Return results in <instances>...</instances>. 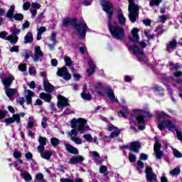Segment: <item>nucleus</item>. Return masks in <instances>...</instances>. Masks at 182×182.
<instances>
[{
	"label": "nucleus",
	"mask_w": 182,
	"mask_h": 182,
	"mask_svg": "<svg viewBox=\"0 0 182 182\" xmlns=\"http://www.w3.org/2000/svg\"><path fill=\"white\" fill-rule=\"evenodd\" d=\"M128 1L129 3L128 6V18L132 23H134V22L139 19V10L140 9V7L134 3V0Z\"/></svg>",
	"instance_id": "obj_3"
},
{
	"label": "nucleus",
	"mask_w": 182,
	"mask_h": 182,
	"mask_svg": "<svg viewBox=\"0 0 182 182\" xmlns=\"http://www.w3.org/2000/svg\"><path fill=\"white\" fill-rule=\"evenodd\" d=\"M129 108H127V107H124L122 108V110L119 112L118 116L119 117L126 118V117H127V114H129Z\"/></svg>",
	"instance_id": "obj_31"
},
{
	"label": "nucleus",
	"mask_w": 182,
	"mask_h": 182,
	"mask_svg": "<svg viewBox=\"0 0 182 182\" xmlns=\"http://www.w3.org/2000/svg\"><path fill=\"white\" fill-rule=\"evenodd\" d=\"M45 180L43 179V174L42 173H38L36 176V180L34 182H43Z\"/></svg>",
	"instance_id": "obj_43"
},
{
	"label": "nucleus",
	"mask_w": 182,
	"mask_h": 182,
	"mask_svg": "<svg viewBox=\"0 0 182 182\" xmlns=\"http://www.w3.org/2000/svg\"><path fill=\"white\" fill-rule=\"evenodd\" d=\"M45 32H46V27H40V28H38L36 39L38 41H41L42 39V33H43Z\"/></svg>",
	"instance_id": "obj_34"
},
{
	"label": "nucleus",
	"mask_w": 182,
	"mask_h": 182,
	"mask_svg": "<svg viewBox=\"0 0 182 182\" xmlns=\"http://www.w3.org/2000/svg\"><path fill=\"white\" fill-rule=\"evenodd\" d=\"M36 126V122L35 121V118L33 117H30L28 118V121L27 122V130H32Z\"/></svg>",
	"instance_id": "obj_25"
},
{
	"label": "nucleus",
	"mask_w": 182,
	"mask_h": 182,
	"mask_svg": "<svg viewBox=\"0 0 182 182\" xmlns=\"http://www.w3.org/2000/svg\"><path fill=\"white\" fill-rule=\"evenodd\" d=\"M81 97L84 99V100H90L92 95H90V94L81 93Z\"/></svg>",
	"instance_id": "obj_48"
},
{
	"label": "nucleus",
	"mask_w": 182,
	"mask_h": 182,
	"mask_svg": "<svg viewBox=\"0 0 182 182\" xmlns=\"http://www.w3.org/2000/svg\"><path fill=\"white\" fill-rule=\"evenodd\" d=\"M58 103L57 107L58 109H63V107H66V106H69V103H68V99L63 96L58 95Z\"/></svg>",
	"instance_id": "obj_17"
},
{
	"label": "nucleus",
	"mask_w": 182,
	"mask_h": 182,
	"mask_svg": "<svg viewBox=\"0 0 182 182\" xmlns=\"http://www.w3.org/2000/svg\"><path fill=\"white\" fill-rule=\"evenodd\" d=\"M64 146H65L67 151H68V153H70L71 154H79V151L77 150V149H76L73 146L70 145V144L64 142Z\"/></svg>",
	"instance_id": "obj_21"
},
{
	"label": "nucleus",
	"mask_w": 182,
	"mask_h": 182,
	"mask_svg": "<svg viewBox=\"0 0 182 182\" xmlns=\"http://www.w3.org/2000/svg\"><path fill=\"white\" fill-rule=\"evenodd\" d=\"M64 60L65 62L66 66H72V60L70 59V57L65 55Z\"/></svg>",
	"instance_id": "obj_45"
},
{
	"label": "nucleus",
	"mask_w": 182,
	"mask_h": 182,
	"mask_svg": "<svg viewBox=\"0 0 182 182\" xmlns=\"http://www.w3.org/2000/svg\"><path fill=\"white\" fill-rule=\"evenodd\" d=\"M6 111L0 109V119H4L6 116Z\"/></svg>",
	"instance_id": "obj_64"
},
{
	"label": "nucleus",
	"mask_w": 182,
	"mask_h": 182,
	"mask_svg": "<svg viewBox=\"0 0 182 182\" xmlns=\"http://www.w3.org/2000/svg\"><path fill=\"white\" fill-rule=\"evenodd\" d=\"M52 154H53V151H46L43 153H41V156L42 159H45L46 160H49L50 157H52Z\"/></svg>",
	"instance_id": "obj_35"
},
{
	"label": "nucleus",
	"mask_w": 182,
	"mask_h": 182,
	"mask_svg": "<svg viewBox=\"0 0 182 182\" xmlns=\"http://www.w3.org/2000/svg\"><path fill=\"white\" fill-rule=\"evenodd\" d=\"M89 65V68L87 70V73L90 75L92 73H95V69H96V65H95V63H93V61H90L88 63Z\"/></svg>",
	"instance_id": "obj_32"
},
{
	"label": "nucleus",
	"mask_w": 182,
	"mask_h": 182,
	"mask_svg": "<svg viewBox=\"0 0 182 182\" xmlns=\"http://www.w3.org/2000/svg\"><path fill=\"white\" fill-rule=\"evenodd\" d=\"M145 174L147 182H157V176L154 173L151 167H146L145 170Z\"/></svg>",
	"instance_id": "obj_9"
},
{
	"label": "nucleus",
	"mask_w": 182,
	"mask_h": 182,
	"mask_svg": "<svg viewBox=\"0 0 182 182\" xmlns=\"http://www.w3.org/2000/svg\"><path fill=\"white\" fill-rule=\"evenodd\" d=\"M161 2H163V0H150L149 6H159Z\"/></svg>",
	"instance_id": "obj_41"
},
{
	"label": "nucleus",
	"mask_w": 182,
	"mask_h": 182,
	"mask_svg": "<svg viewBox=\"0 0 182 182\" xmlns=\"http://www.w3.org/2000/svg\"><path fill=\"white\" fill-rule=\"evenodd\" d=\"M116 15L119 25H126V17H124V15H123V11L122 9H119L116 12Z\"/></svg>",
	"instance_id": "obj_19"
},
{
	"label": "nucleus",
	"mask_w": 182,
	"mask_h": 182,
	"mask_svg": "<svg viewBox=\"0 0 182 182\" xmlns=\"http://www.w3.org/2000/svg\"><path fill=\"white\" fill-rule=\"evenodd\" d=\"M43 58V53L41 50L40 46L34 47V55L33 56V62H39V60Z\"/></svg>",
	"instance_id": "obj_16"
},
{
	"label": "nucleus",
	"mask_w": 182,
	"mask_h": 182,
	"mask_svg": "<svg viewBox=\"0 0 182 182\" xmlns=\"http://www.w3.org/2000/svg\"><path fill=\"white\" fill-rule=\"evenodd\" d=\"M83 137L89 143H92L93 141V137L92 136L91 134H84Z\"/></svg>",
	"instance_id": "obj_49"
},
{
	"label": "nucleus",
	"mask_w": 182,
	"mask_h": 182,
	"mask_svg": "<svg viewBox=\"0 0 182 182\" xmlns=\"http://www.w3.org/2000/svg\"><path fill=\"white\" fill-rule=\"evenodd\" d=\"M144 33L148 41H150V39H154V34H151L149 30H144Z\"/></svg>",
	"instance_id": "obj_42"
},
{
	"label": "nucleus",
	"mask_w": 182,
	"mask_h": 182,
	"mask_svg": "<svg viewBox=\"0 0 182 182\" xmlns=\"http://www.w3.org/2000/svg\"><path fill=\"white\" fill-rule=\"evenodd\" d=\"M50 143L53 147H56L60 143V141L58 138L53 137L50 139Z\"/></svg>",
	"instance_id": "obj_44"
},
{
	"label": "nucleus",
	"mask_w": 182,
	"mask_h": 182,
	"mask_svg": "<svg viewBox=\"0 0 182 182\" xmlns=\"http://www.w3.org/2000/svg\"><path fill=\"white\" fill-rule=\"evenodd\" d=\"M120 133H122V129H119L117 127H114V137H116L115 141H118L119 143H123V140L120 138H118Z\"/></svg>",
	"instance_id": "obj_33"
},
{
	"label": "nucleus",
	"mask_w": 182,
	"mask_h": 182,
	"mask_svg": "<svg viewBox=\"0 0 182 182\" xmlns=\"http://www.w3.org/2000/svg\"><path fill=\"white\" fill-rule=\"evenodd\" d=\"M13 156L15 159H21V157H22V154L19 151H18V150H15Z\"/></svg>",
	"instance_id": "obj_56"
},
{
	"label": "nucleus",
	"mask_w": 182,
	"mask_h": 182,
	"mask_svg": "<svg viewBox=\"0 0 182 182\" xmlns=\"http://www.w3.org/2000/svg\"><path fill=\"white\" fill-rule=\"evenodd\" d=\"M39 97L47 103H50V100H52V95L45 92L40 93Z\"/></svg>",
	"instance_id": "obj_26"
},
{
	"label": "nucleus",
	"mask_w": 182,
	"mask_h": 182,
	"mask_svg": "<svg viewBox=\"0 0 182 182\" xmlns=\"http://www.w3.org/2000/svg\"><path fill=\"white\" fill-rule=\"evenodd\" d=\"M129 160L130 163H134V161H136V160H137V157H136V155H134L133 154H129Z\"/></svg>",
	"instance_id": "obj_52"
},
{
	"label": "nucleus",
	"mask_w": 182,
	"mask_h": 182,
	"mask_svg": "<svg viewBox=\"0 0 182 182\" xmlns=\"http://www.w3.org/2000/svg\"><path fill=\"white\" fill-rule=\"evenodd\" d=\"M152 90L154 92H161V90H163V89L158 85H155V86L152 87Z\"/></svg>",
	"instance_id": "obj_63"
},
{
	"label": "nucleus",
	"mask_w": 182,
	"mask_h": 182,
	"mask_svg": "<svg viewBox=\"0 0 182 182\" xmlns=\"http://www.w3.org/2000/svg\"><path fill=\"white\" fill-rule=\"evenodd\" d=\"M140 147H141V145L139 141H134L129 144V150L134 151V153H139V149Z\"/></svg>",
	"instance_id": "obj_22"
},
{
	"label": "nucleus",
	"mask_w": 182,
	"mask_h": 182,
	"mask_svg": "<svg viewBox=\"0 0 182 182\" xmlns=\"http://www.w3.org/2000/svg\"><path fill=\"white\" fill-rule=\"evenodd\" d=\"M73 22V20L70 18H65L63 21V24L64 26H68L70 23H72Z\"/></svg>",
	"instance_id": "obj_54"
},
{
	"label": "nucleus",
	"mask_w": 182,
	"mask_h": 182,
	"mask_svg": "<svg viewBox=\"0 0 182 182\" xmlns=\"http://www.w3.org/2000/svg\"><path fill=\"white\" fill-rule=\"evenodd\" d=\"M173 155L177 158V159H181L182 154L178 151L177 149H173Z\"/></svg>",
	"instance_id": "obj_57"
},
{
	"label": "nucleus",
	"mask_w": 182,
	"mask_h": 182,
	"mask_svg": "<svg viewBox=\"0 0 182 182\" xmlns=\"http://www.w3.org/2000/svg\"><path fill=\"white\" fill-rule=\"evenodd\" d=\"M134 112L135 113V114H139V116L136 117V120L139 124L144 123L146 122V120L144 119V116L146 114L148 117H151V114L149 111L146 112L143 109H134Z\"/></svg>",
	"instance_id": "obj_7"
},
{
	"label": "nucleus",
	"mask_w": 182,
	"mask_h": 182,
	"mask_svg": "<svg viewBox=\"0 0 182 182\" xmlns=\"http://www.w3.org/2000/svg\"><path fill=\"white\" fill-rule=\"evenodd\" d=\"M58 76H60V77L64 78L65 80H69L70 77H72V75L68 71V68L63 67L57 71Z\"/></svg>",
	"instance_id": "obj_12"
},
{
	"label": "nucleus",
	"mask_w": 182,
	"mask_h": 182,
	"mask_svg": "<svg viewBox=\"0 0 182 182\" xmlns=\"http://www.w3.org/2000/svg\"><path fill=\"white\" fill-rule=\"evenodd\" d=\"M15 21H22L23 19V15L22 14H17L13 17Z\"/></svg>",
	"instance_id": "obj_53"
},
{
	"label": "nucleus",
	"mask_w": 182,
	"mask_h": 182,
	"mask_svg": "<svg viewBox=\"0 0 182 182\" xmlns=\"http://www.w3.org/2000/svg\"><path fill=\"white\" fill-rule=\"evenodd\" d=\"M33 42V34L31 32H28L24 37V43L26 45L28 43H32Z\"/></svg>",
	"instance_id": "obj_29"
},
{
	"label": "nucleus",
	"mask_w": 182,
	"mask_h": 182,
	"mask_svg": "<svg viewBox=\"0 0 182 182\" xmlns=\"http://www.w3.org/2000/svg\"><path fill=\"white\" fill-rule=\"evenodd\" d=\"M41 8V4H39L38 3H32L31 4V9H39Z\"/></svg>",
	"instance_id": "obj_58"
},
{
	"label": "nucleus",
	"mask_w": 182,
	"mask_h": 182,
	"mask_svg": "<svg viewBox=\"0 0 182 182\" xmlns=\"http://www.w3.org/2000/svg\"><path fill=\"white\" fill-rule=\"evenodd\" d=\"M8 33H6V31H1L0 33V38H1L2 39H5L6 41H9V42H11L13 44L16 43V42H18V36H14V35H11L7 36Z\"/></svg>",
	"instance_id": "obj_13"
},
{
	"label": "nucleus",
	"mask_w": 182,
	"mask_h": 182,
	"mask_svg": "<svg viewBox=\"0 0 182 182\" xmlns=\"http://www.w3.org/2000/svg\"><path fill=\"white\" fill-rule=\"evenodd\" d=\"M5 92L6 96H8L9 97H12V96L18 92V90L7 87L5 88Z\"/></svg>",
	"instance_id": "obj_30"
},
{
	"label": "nucleus",
	"mask_w": 182,
	"mask_h": 182,
	"mask_svg": "<svg viewBox=\"0 0 182 182\" xmlns=\"http://www.w3.org/2000/svg\"><path fill=\"white\" fill-rule=\"evenodd\" d=\"M31 8V3L29 1L25 2L23 5V9L24 11H28Z\"/></svg>",
	"instance_id": "obj_60"
},
{
	"label": "nucleus",
	"mask_w": 182,
	"mask_h": 182,
	"mask_svg": "<svg viewBox=\"0 0 182 182\" xmlns=\"http://www.w3.org/2000/svg\"><path fill=\"white\" fill-rule=\"evenodd\" d=\"M114 38L118 41L124 39V28L123 27L119 26L114 27Z\"/></svg>",
	"instance_id": "obj_11"
},
{
	"label": "nucleus",
	"mask_w": 182,
	"mask_h": 182,
	"mask_svg": "<svg viewBox=\"0 0 182 182\" xmlns=\"http://www.w3.org/2000/svg\"><path fill=\"white\" fill-rule=\"evenodd\" d=\"M15 80V77L11 74H8L7 76L2 80L4 87L6 88L9 87L12 85V82Z\"/></svg>",
	"instance_id": "obj_18"
},
{
	"label": "nucleus",
	"mask_w": 182,
	"mask_h": 182,
	"mask_svg": "<svg viewBox=\"0 0 182 182\" xmlns=\"http://www.w3.org/2000/svg\"><path fill=\"white\" fill-rule=\"evenodd\" d=\"M106 93L107 95V97L112 102V103L114 102V92H113V90L108 88L106 90Z\"/></svg>",
	"instance_id": "obj_36"
},
{
	"label": "nucleus",
	"mask_w": 182,
	"mask_h": 182,
	"mask_svg": "<svg viewBox=\"0 0 182 182\" xmlns=\"http://www.w3.org/2000/svg\"><path fill=\"white\" fill-rule=\"evenodd\" d=\"M128 49L129 50H130V52H132L134 55H136L138 60H139V62L142 63V65H147L148 66H150V65L149 64V60L147 59V57H146V55H144L142 49H140L139 47H137V46L135 45L130 46L129 47H128Z\"/></svg>",
	"instance_id": "obj_5"
},
{
	"label": "nucleus",
	"mask_w": 182,
	"mask_h": 182,
	"mask_svg": "<svg viewBox=\"0 0 182 182\" xmlns=\"http://www.w3.org/2000/svg\"><path fill=\"white\" fill-rule=\"evenodd\" d=\"M18 70H21V72H26V65L22 64L18 65Z\"/></svg>",
	"instance_id": "obj_61"
},
{
	"label": "nucleus",
	"mask_w": 182,
	"mask_h": 182,
	"mask_svg": "<svg viewBox=\"0 0 182 182\" xmlns=\"http://www.w3.org/2000/svg\"><path fill=\"white\" fill-rule=\"evenodd\" d=\"M100 173L106 176V174H107V167L106 166H100Z\"/></svg>",
	"instance_id": "obj_46"
},
{
	"label": "nucleus",
	"mask_w": 182,
	"mask_h": 182,
	"mask_svg": "<svg viewBox=\"0 0 182 182\" xmlns=\"http://www.w3.org/2000/svg\"><path fill=\"white\" fill-rule=\"evenodd\" d=\"M75 28L81 39H85V38H86V33L90 31L89 27H87V24H86L85 21L81 23L75 24Z\"/></svg>",
	"instance_id": "obj_6"
},
{
	"label": "nucleus",
	"mask_w": 182,
	"mask_h": 182,
	"mask_svg": "<svg viewBox=\"0 0 182 182\" xmlns=\"http://www.w3.org/2000/svg\"><path fill=\"white\" fill-rule=\"evenodd\" d=\"M168 115L163 112H156V119L158 120H161L163 119H167Z\"/></svg>",
	"instance_id": "obj_39"
},
{
	"label": "nucleus",
	"mask_w": 182,
	"mask_h": 182,
	"mask_svg": "<svg viewBox=\"0 0 182 182\" xmlns=\"http://www.w3.org/2000/svg\"><path fill=\"white\" fill-rule=\"evenodd\" d=\"M14 167L17 171H20V175L21 178H23L26 182H31L32 181V175L29 173L26 170L21 169L18 167V164L16 162Z\"/></svg>",
	"instance_id": "obj_8"
},
{
	"label": "nucleus",
	"mask_w": 182,
	"mask_h": 182,
	"mask_svg": "<svg viewBox=\"0 0 182 182\" xmlns=\"http://www.w3.org/2000/svg\"><path fill=\"white\" fill-rule=\"evenodd\" d=\"M25 116V112H20L18 114H14L12 117L6 118L4 119V123L6 124H12V123H19L21 122V117H23Z\"/></svg>",
	"instance_id": "obj_10"
},
{
	"label": "nucleus",
	"mask_w": 182,
	"mask_h": 182,
	"mask_svg": "<svg viewBox=\"0 0 182 182\" xmlns=\"http://www.w3.org/2000/svg\"><path fill=\"white\" fill-rule=\"evenodd\" d=\"M132 36L129 37V39L132 42H136V41H139L140 39V37L139 36V32H140V30L138 28H134L132 30Z\"/></svg>",
	"instance_id": "obj_20"
},
{
	"label": "nucleus",
	"mask_w": 182,
	"mask_h": 182,
	"mask_svg": "<svg viewBox=\"0 0 182 182\" xmlns=\"http://www.w3.org/2000/svg\"><path fill=\"white\" fill-rule=\"evenodd\" d=\"M14 12H15V6L11 5L9 10L7 11V18H14Z\"/></svg>",
	"instance_id": "obj_40"
},
{
	"label": "nucleus",
	"mask_w": 182,
	"mask_h": 182,
	"mask_svg": "<svg viewBox=\"0 0 182 182\" xmlns=\"http://www.w3.org/2000/svg\"><path fill=\"white\" fill-rule=\"evenodd\" d=\"M87 121L83 118L75 119L71 121V131L68 132V136L70 137V140L74 141L75 144H82L83 141L77 135L79 133L83 134L90 130L89 127H86Z\"/></svg>",
	"instance_id": "obj_1"
},
{
	"label": "nucleus",
	"mask_w": 182,
	"mask_h": 182,
	"mask_svg": "<svg viewBox=\"0 0 182 182\" xmlns=\"http://www.w3.org/2000/svg\"><path fill=\"white\" fill-rule=\"evenodd\" d=\"M143 167H144V164L142 161H139L137 162V166H136L137 170H141V168H143Z\"/></svg>",
	"instance_id": "obj_62"
},
{
	"label": "nucleus",
	"mask_w": 182,
	"mask_h": 182,
	"mask_svg": "<svg viewBox=\"0 0 182 182\" xmlns=\"http://www.w3.org/2000/svg\"><path fill=\"white\" fill-rule=\"evenodd\" d=\"M181 172V170L180 169V167L177 166L173 169L169 171V173L171 176H172V177H174L176 176H178V174H180Z\"/></svg>",
	"instance_id": "obj_38"
},
{
	"label": "nucleus",
	"mask_w": 182,
	"mask_h": 182,
	"mask_svg": "<svg viewBox=\"0 0 182 182\" xmlns=\"http://www.w3.org/2000/svg\"><path fill=\"white\" fill-rule=\"evenodd\" d=\"M180 68H181V65L178 63L174 64L173 63V62L169 63V69L173 70V75L176 76V77H178L182 75L181 71H178V69Z\"/></svg>",
	"instance_id": "obj_15"
},
{
	"label": "nucleus",
	"mask_w": 182,
	"mask_h": 182,
	"mask_svg": "<svg viewBox=\"0 0 182 182\" xmlns=\"http://www.w3.org/2000/svg\"><path fill=\"white\" fill-rule=\"evenodd\" d=\"M50 41L53 45H56V34L55 33H52L50 36Z\"/></svg>",
	"instance_id": "obj_55"
},
{
	"label": "nucleus",
	"mask_w": 182,
	"mask_h": 182,
	"mask_svg": "<svg viewBox=\"0 0 182 182\" xmlns=\"http://www.w3.org/2000/svg\"><path fill=\"white\" fill-rule=\"evenodd\" d=\"M28 95L26 96V103L27 105H31V102H32V97L35 96V93L31 91V90H27Z\"/></svg>",
	"instance_id": "obj_37"
},
{
	"label": "nucleus",
	"mask_w": 182,
	"mask_h": 182,
	"mask_svg": "<svg viewBox=\"0 0 182 182\" xmlns=\"http://www.w3.org/2000/svg\"><path fill=\"white\" fill-rule=\"evenodd\" d=\"M43 86H44V90L46 92H48V93H52V92L55 90V87H53V85H52L48 81L44 82Z\"/></svg>",
	"instance_id": "obj_27"
},
{
	"label": "nucleus",
	"mask_w": 182,
	"mask_h": 182,
	"mask_svg": "<svg viewBox=\"0 0 182 182\" xmlns=\"http://www.w3.org/2000/svg\"><path fill=\"white\" fill-rule=\"evenodd\" d=\"M161 149V145L159 142V140H156L154 146V155L156 158L158 159H161V157L164 156V153H163V151L160 150Z\"/></svg>",
	"instance_id": "obj_14"
},
{
	"label": "nucleus",
	"mask_w": 182,
	"mask_h": 182,
	"mask_svg": "<svg viewBox=\"0 0 182 182\" xmlns=\"http://www.w3.org/2000/svg\"><path fill=\"white\" fill-rule=\"evenodd\" d=\"M168 18V16L167 15H163L159 17V21L161 22V23H166V21H167Z\"/></svg>",
	"instance_id": "obj_51"
},
{
	"label": "nucleus",
	"mask_w": 182,
	"mask_h": 182,
	"mask_svg": "<svg viewBox=\"0 0 182 182\" xmlns=\"http://www.w3.org/2000/svg\"><path fill=\"white\" fill-rule=\"evenodd\" d=\"M90 156H92V159H94L96 164H102V160H100V154L97 153V151H90Z\"/></svg>",
	"instance_id": "obj_23"
},
{
	"label": "nucleus",
	"mask_w": 182,
	"mask_h": 182,
	"mask_svg": "<svg viewBox=\"0 0 182 182\" xmlns=\"http://www.w3.org/2000/svg\"><path fill=\"white\" fill-rule=\"evenodd\" d=\"M159 130H164L167 129L169 132H176V137L178 140L182 141V134L181 132L177 130V127L176 124L171 122V121H162L158 124Z\"/></svg>",
	"instance_id": "obj_4"
},
{
	"label": "nucleus",
	"mask_w": 182,
	"mask_h": 182,
	"mask_svg": "<svg viewBox=\"0 0 182 182\" xmlns=\"http://www.w3.org/2000/svg\"><path fill=\"white\" fill-rule=\"evenodd\" d=\"M85 159L82 156H74L70 159V164H76V163H82Z\"/></svg>",
	"instance_id": "obj_28"
},
{
	"label": "nucleus",
	"mask_w": 182,
	"mask_h": 182,
	"mask_svg": "<svg viewBox=\"0 0 182 182\" xmlns=\"http://www.w3.org/2000/svg\"><path fill=\"white\" fill-rule=\"evenodd\" d=\"M112 139H114V132H112L111 134L109 136H105L103 138V140L105 141H110V140H112Z\"/></svg>",
	"instance_id": "obj_47"
},
{
	"label": "nucleus",
	"mask_w": 182,
	"mask_h": 182,
	"mask_svg": "<svg viewBox=\"0 0 182 182\" xmlns=\"http://www.w3.org/2000/svg\"><path fill=\"white\" fill-rule=\"evenodd\" d=\"M101 6L103 11L106 13L108 18V29L113 38H114V20L113 19L114 8L113 7V4L109 1L102 0Z\"/></svg>",
	"instance_id": "obj_2"
},
{
	"label": "nucleus",
	"mask_w": 182,
	"mask_h": 182,
	"mask_svg": "<svg viewBox=\"0 0 182 182\" xmlns=\"http://www.w3.org/2000/svg\"><path fill=\"white\" fill-rule=\"evenodd\" d=\"M177 46V41L176 39L171 40L167 45L166 50L168 52H173L176 47Z\"/></svg>",
	"instance_id": "obj_24"
},
{
	"label": "nucleus",
	"mask_w": 182,
	"mask_h": 182,
	"mask_svg": "<svg viewBox=\"0 0 182 182\" xmlns=\"http://www.w3.org/2000/svg\"><path fill=\"white\" fill-rule=\"evenodd\" d=\"M29 75H31V76H35V75H36V69L35 68V67H31L29 68Z\"/></svg>",
	"instance_id": "obj_59"
},
{
	"label": "nucleus",
	"mask_w": 182,
	"mask_h": 182,
	"mask_svg": "<svg viewBox=\"0 0 182 182\" xmlns=\"http://www.w3.org/2000/svg\"><path fill=\"white\" fill-rule=\"evenodd\" d=\"M40 146H46V138L43 136H39Z\"/></svg>",
	"instance_id": "obj_50"
}]
</instances>
